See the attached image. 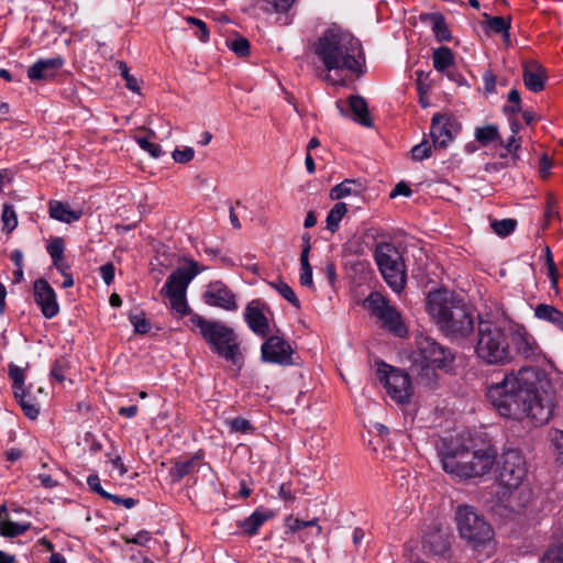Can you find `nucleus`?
<instances>
[{
  "label": "nucleus",
  "instance_id": "f257e3e1",
  "mask_svg": "<svg viewBox=\"0 0 563 563\" xmlns=\"http://www.w3.org/2000/svg\"><path fill=\"white\" fill-rule=\"evenodd\" d=\"M486 398L498 415L507 419H529L541 426L553 415L554 404L543 387V375L531 366L505 374L500 382L487 387Z\"/></svg>",
  "mask_w": 563,
  "mask_h": 563
},
{
  "label": "nucleus",
  "instance_id": "f03ea898",
  "mask_svg": "<svg viewBox=\"0 0 563 563\" xmlns=\"http://www.w3.org/2000/svg\"><path fill=\"white\" fill-rule=\"evenodd\" d=\"M313 54L323 65V80L334 86H345V74L362 73L364 63L361 42L349 30L333 23L316 40Z\"/></svg>",
  "mask_w": 563,
  "mask_h": 563
},
{
  "label": "nucleus",
  "instance_id": "7ed1b4c3",
  "mask_svg": "<svg viewBox=\"0 0 563 563\" xmlns=\"http://www.w3.org/2000/svg\"><path fill=\"white\" fill-rule=\"evenodd\" d=\"M427 310L440 331L451 340L468 336L474 331V316L462 298L446 289L431 291Z\"/></svg>",
  "mask_w": 563,
  "mask_h": 563
},
{
  "label": "nucleus",
  "instance_id": "20e7f679",
  "mask_svg": "<svg viewBox=\"0 0 563 563\" xmlns=\"http://www.w3.org/2000/svg\"><path fill=\"white\" fill-rule=\"evenodd\" d=\"M495 460L496 451L492 446L472 451L463 444H456L446 446L441 452L443 470L463 479L481 477L489 473Z\"/></svg>",
  "mask_w": 563,
  "mask_h": 563
},
{
  "label": "nucleus",
  "instance_id": "39448f33",
  "mask_svg": "<svg viewBox=\"0 0 563 563\" xmlns=\"http://www.w3.org/2000/svg\"><path fill=\"white\" fill-rule=\"evenodd\" d=\"M475 352L478 358L489 365H507L515 358L509 335L492 321H479Z\"/></svg>",
  "mask_w": 563,
  "mask_h": 563
},
{
  "label": "nucleus",
  "instance_id": "423d86ee",
  "mask_svg": "<svg viewBox=\"0 0 563 563\" xmlns=\"http://www.w3.org/2000/svg\"><path fill=\"white\" fill-rule=\"evenodd\" d=\"M191 323L199 329L200 334L210 349L219 356L236 364L242 358L240 342L233 329L219 321L207 320L194 314Z\"/></svg>",
  "mask_w": 563,
  "mask_h": 563
},
{
  "label": "nucleus",
  "instance_id": "0eeeda50",
  "mask_svg": "<svg viewBox=\"0 0 563 563\" xmlns=\"http://www.w3.org/2000/svg\"><path fill=\"white\" fill-rule=\"evenodd\" d=\"M456 523L461 538L473 549H485L494 541L492 526L470 506H459Z\"/></svg>",
  "mask_w": 563,
  "mask_h": 563
},
{
  "label": "nucleus",
  "instance_id": "6e6552de",
  "mask_svg": "<svg viewBox=\"0 0 563 563\" xmlns=\"http://www.w3.org/2000/svg\"><path fill=\"white\" fill-rule=\"evenodd\" d=\"M454 361L453 353L439 344L434 339L418 334L416 336V351L412 354L413 367H420V375H428V371L448 369Z\"/></svg>",
  "mask_w": 563,
  "mask_h": 563
},
{
  "label": "nucleus",
  "instance_id": "1a4fd4ad",
  "mask_svg": "<svg viewBox=\"0 0 563 563\" xmlns=\"http://www.w3.org/2000/svg\"><path fill=\"white\" fill-rule=\"evenodd\" d=\"M375 261L387 285L396 292L402 291L407 276L398 249L390 243L378 244L375 250Z\"/></svg>",
  "mask_w": 563,
  "mask_h": 563
},
{
  "label": "nucleus",
  "instance_id": "9d476101",
  "mask_svg": "<svg viewBox=\"0 0 563 563\" xmlns=\"http://www.w3.org/2000/svg\"><path fill=\"white\" fill-rule=\"evenodd\" d=\"M496 479L507 490L518 488L527 475L526 461L520 451L516 449L505 450L495 460Z\"/></svg>",
  "mask_w": 563,
  "mask_h": 563
},
{
  "label": "nucleus",
  "instance_id": "9b49d317",
  "mask_svg": "<svg viewBox=\"0 0 563 563\" xmlns=\"http://www.w3.org/2000/svg\"><path fill=\"white\" fill-rule=\"evenodd\" d=\"M364 305L369 313L377 319L382 328L399 338L407 334V328L402 323L400 312L382 294L371 292Z\"/></svg>",
  "mask_w": 563,
  "mask_h": 563
},
{
  "label": "nucleus",
  "instance_id": "f8f14e48",
  "mask_svg": "<svg viewBox=\"0 0 563 563\" xmlns=\"http://www.w3.org/2000/svg\"><path fill=\"white\" fill-rule=\"evenodd\" d=\"M377 376L387 394L399 404L410 401L412 395L409 375L385 362L377 363Z\"/></svg>",
  "mask_w": 563,
  "mask_h": 563
},
{
  "label": "nucleus",
  "instance_id": "ddd939ff",
  "mask_svg": "<svg viewBox=\"0 0 563 563\" xmlns=\"http://www.w3.org/2000/svg\"><path fill=\"white\" fill-rule=\"evenodd\" d=\"M461 123L451 114L435 113L431 120L430 135L433 146L445 148L456 137Z\"/></svg>",
  "mask_w": 563,
  "mask_h": 563
},
{
  "label": "nucleus",
  "instance_id": "4468645a",
  "mask_svg": "<svg viewBox=\"0 0 563 563\" xmlns=\"http://www.w3.org/2000/svg\"><path fill=\"white\" fill-rule=\"evenodd\" d=\"M262 360L266 363L288 366L294 364V349L283 336L271 335L261 347Z\"/></svg>",
  "mask_w": 563,
  "mask_h": 563
},
{
  "label": "nucleus",
  "instance_id": "2eb2a0df",
  "mask_svg": "<svg viewBox=\"0 0 563 563\" xmlns=\"http://www.w3.org/2000/svg\"><path fill=\"white\" fill-rule=\"evenodd\" d=\"M186 263L189 265L176 269L167 278L161 290L165 296L186 295L190 282L199 274L196 261L186 258Z\"/></svg>",
  "mask_w": 563,
  "mask_h": 563
},
{
  "label": "nucleus",
  "instance_id": "dca6fc26",
  "mask_svg": "<svg viewBox=\"0 0 563 563\" xmlns=\"http://www.w3.org/2000/svg\"><path fill=\"white\" fill-rule=\"evenodd\" d=\"M205 302L208 306L217 307L227 311H235L238 302L235 295L222 282H211L203 294Z\"/></svg>",
  "mask_w": 563,
  "mask_h": 563
},
{
  "label": "nucleus",
  "instance_id": "f3484780",
  "mask_svg": "<svg viewBox=\"0 0 563 563\" xmlns=\"http://www.w3.org/2000/svg\"><path fill=\"white\" fill-rule=\"evenodd\" d=\"M34 300L41 308V312L46 319H52L59 312V306L55 290L44 278H38L33 283Z\"/></svg>",
  "mask_w": 563,
  "mask_h": 563
},
{
  "label": "nucleus",
  "instance_id": "a211bd4d",
  "mask_svg": "<svg viewBox=\"0 0 563 563\" xmlns=\"http://www.w3.org/2000/svg\"><path fill=\"white\" fill-rule=\"evenodd\" d=\"M509 340L515 352L526 360H536L541 354L537 340L522 325H517L511 330Z\"/></svg>",
  "mask_w": 563,
  "mask_h": 563
},
{
  "label": "nucleus",
  "instance_id": "6ab92c4d",
  "mask_svg": "<svg viewBox=\"0 0 563 563\" xmlns=\"http://www.w3.org/2000/svg\"><path fill=\"white\" fill-rule=\"evenodd\" d=\"M63 66L64 59L60 56L42 58L27 68V77L32 81L51 80Z\"/></svg>",
  "mask_w": 563,
  "mask_h": 563
},
{
  "label": "nucleus",
  "instance_id": "aec40b11",
  "mask_svg": "<svg viewBox=\"0 0 563 563\" xmlns=\"http://www.w3.org/2000/svg\"><path fill=\"white\" fill-rule=\"evenodd\" d=\"M244 319L249 328L256 334L265 336L268 332V321L263 312L258 301H252L247 305Z\"/></svg>",
  "mask_w": 563,
  "mask_h": 563
},
{
  "label": "nucleus",
  "instance_id": "412c9836",
  "mask_svg": "<svg viewBox=\"0 0 563 563\" xmlns=\"http://www.w3.org/2000/svg\"><path fill=\"white\" fill-rule=\"evenodd\" d=\"M545 70L537 62H526L523 65L522 79L525 86L533 92L543 90L545 84Z\"/></svg>",
  "mask_w": 563,
  "mask_h": 563
},
{
  "label": "nucleus",
  "instance_id": "4be33fe9",
  "mask_svg": "<svg viewBox=\"0 0 563 563\" xmlns=\"http://www.w3.org/2000/svg\"><path fill=\"white\" fill-rule=\"evenodd\" d=\"M273 517V512L263 508L255 509L247 518L239 521L238 526L247 536H255L260 528Z\"/></svg>",
  "mask_w": 563,
  "mask_h": 563
},
{
  "label": "nucleus",
  "instance_id": "5701e85b",
  "mask_svg": "<svg viewBox=\"0 0 563 563\" xmlns=\"http://www.w3.org/2000/svg\"><path fill=\"white\" fill-rule=\"evenodd\" d=\"M49 216L57 221L73 223L81 218L82 211L79 209H71L67 203H63L60 201H51Z\"/></svg>",
  "mask_w": 563,
  "mask_h": 563
},
{
  "label": "nucleus",
  "instance_id": "b1692460",
  "mask_svg": "<svg viewBox=\"0 0 563 563\" xmlns=\"http://www.w3.org/2000/svg\"><path fill=\"white\" fill-rule=\"evenodd\" d=\"M534 317L551 323L563 332V312L552 305L539 303L534 308Z\"/></svg>",
  "mask_w": 563,
  "mask_h": 563
},
{
  "label": "nucleus",
  "instance_id": "393cba45",
  "mask_svg": "<svg viewBox=\"0 0 563 563\" xmlns=\"http://www.w3.org/2000/svg\"><path fill=\"white\" fill-rule=\"evenodd\" d=\"M349 106L353 113V119L364 126H372V120L368 113L367 102L363 97L351 96Z\"/></svg>",
  "mask_w": 563,
  "mask_h": 563
},
{
  "label": "nucleus",
  "instance_id": "a878e982",
  "mask_svg": "<svg viewBox=\"0 0 563 563\" xmlns=\"http://www.w3.org/2000/svg\"><path fill=\"white\" fill-rule=\"evenodd\" d=\"M13 395L18 404L22 408L24 415L32 420L36 419L40 413V408L37 404L34 401V398L31 395L30 390L27 388H24L22 389V393H18V390L13 391Z\"/></svg>",
  "mask_w": 563,
  "mask_h": 563
},
{
  "label": "nucleus",
  "instance_id": "bb28decb",
  "mask_svg": "<svg viewBox=\"0 0 563 563\" xmlns=\"http://www.w3.org/2000/svg\"><path fill=\"white\" fill-rule=\"evenodd\" d=\"M361 192V185L353 179H344L330 190L332 200H340L349 196H357Z\"/></svg>",
  "mask_w": 563,
  "mask_h": 563
},
{
  "label": "nucleus",
  "instance_id": "cd10ccee",
  "mask_svg": "<svg viewBox=\"0 0 563 563\" xmlns=\"http://www.w3.org/2000/svg\"><path fill=\"white\" fill-rule=\"evenodd\" d=\"M432 60L438 71H444L453 65L454 56L449 47L441 46L433 52Z\"/></svg>",
  "mask_w": 563,
  "mask_h": 563
},
{
  "label": "nucleus",
  "instance_id": "c85d7f7f",
  "mask_svg": "<svg viewBox=\"0 0 563 563\" xmlns=\"http://www.w3.org/2000/svg\"><path fill=\"white\" fill-rule=\"evenodd\" d=\"M31 527L30 522H13L11 520H0V536L13 538L23 534Z\"/></svg>",
  "mask_w": 563,
  "mask_h": 563
},
{
  "label": "nucleus",
  "instance_id": "c756f323",
  "mask_svg": "<svg viewBox=\"0 0 563 563\" xmlns=\"http://www.w3.org/2000/svg\"><path fill=\"white\" fill-rule=\"evenodd\" d=\"M346 212V205L344 202H336L327 216V229L332 233L336 232Z\"/></svg>",
  "mask_w": 563,
  "mask_h": 563
},
{
  "label": "nucleus",
  "instance_id": "7c9ffc66",
  "mask_svg": "<svg viewBox=\"0 0 563 563\" xmlns=\"http://www.w3.org/2000/svg\"><path fill=\"white\" fill-rule=\"evenodd\" d=\"M484 16L487 19L486 27L488 31L494 33L503 34L504 37H509V30L511 25L510 19H506L504 16H493L490 18L487 13H484Z\"/></svg>",
  "mask_w": 563,
  "mask_h": 563
},
{
  "label": "nucleus",
  "instance_id": "2f4dec72",
  "mask_svg": "<svg viewBox=\"0 0 563 563\" xmlns=\"http://www.w3.org/2000/svg\"><path fill=\"white\" fill-rule=\"evenodd\" d=\"M153 137H155V133L153 131H148V136H136L135 142L152 157L158 158L163 155V150L159 144L152 142Z\"/></svg>",
  "mask_w": 563,
  "mask_h": 563
},
{
  "label": "nucleus",
  "instance_id": "473e14b6",
  "mask_svg": "<svg viewBox=\"0 0 563 563\" xmlns=\"http://www.w3.org/2000/svg\"><path fill=\"white\" fill-rule=\"evenodd\" d=\"M197 462H198L197 457H191L186 461H178L175 463V465L170 470V474L173 475L174 478L179 481L183 477H185L186 475L196 471Z\"/></svg>",
  "mask_w": 563,
  "mask_h": 563
},
{
  "label": "nucleus",
  "instance_id": "72a5a7b5",
  "mask_svg": "<svg viewBox=\"0 0 563 563\" xmlns=\"http://www.w3.org/2000/svg\"><path fill=\"white\" fill-rule=\"evenodd\" d=\"M300 284L305 287H313L312 267L307 256V249L301 251L300 254Z\"/></svg>",
  "mask_w": 563,
  "mask_h": 563
},
{
  "label": "nucleus",
  "instance_id": "f704fd0d",
  "mask_svg": "<svg viewBox=\"0 0 563 563\" xmlns=\"http://www.w3.org/2000/svg\"><path fill=\"white\" fill-rule=\"evenodd\" d=\"M269 285L294 307H296V308L300 307V302H299L295 291L287 283H285L283 280H278V282H271Z\"/></svg>",
  "mask_w": 563,
  "mask_h": 563
},
{
  "label": "nucleus",
  "instance_id": "c9c22d12",
  "mask_svg": "<svg viewBox=\"0 0 563 563\" xmlns=\"http://www.w3.org/2000/svg\"><path fill=\"white\" fill-rule=\"evenodd\" d=\"M1 222L2 230L8 233H11L18 227V217L12 205H3Z\"/></svg>",
  "mask_w": 563,
  "mask_h": 563
},
{
  "label": "nucleus",
  "instance_id": "e433bc0d",
  "mask_svg": "<svg viewBox=\"0 0 563 563\" xmlns=\"http://www.w3.org/2000/svg\"><path fill=\"white\" fill-rule=\"evenodd\" d=\"M541 563H563V542L551 544L542 554Z\"/></svg>",
  "mask_w": 563,
  "mask_h": 563
},
{
  "label": "nucleus",
  "instance_id": "4c0bfd02",
  "mask_svg": "<svg viewBox=\"0 0 563 563\" xmlns=\"http://www.w3.org/2000/svg\"><path fill=\"white\" fill-rule=\"evenodd\" d=\"M499 136L498 129L495 125H485L475 130V139L482 145H487L496 141Z\"/></svg>",
  "mask_w": 563,
  "mask_h": 563
},
{
  "label": "nucleus",
  "instance_id": "58836bf2",
  "mask_svg": "<svg viewBox=\"0 0 563 563\" xmlns=\"http://www.w3.org/2000/svg\"><path fill=\"white\" fill-rule=\"evenodd\" d=\"M225 423L230 428V431L234 433L249 434L255 431L253 424L247 419L242 417L229 419L225 421Z\"/></svg>",
  "mask_w": 563,
  "mask_h": 563
},
{
  "label": "nucleus",
  "instance_id": "ea45409f",
  "mask_svg": "<svg viewBox=\"0 0 563 563\" xmlns=\"http://www.w3.org/2000/svg\"><path fill=\"white\" fill-rule=\"evenodd\" d=\"M185 21L188 24L195 26L196 30L194 34L200 42L207 43L209 41L210 32L207 24L202 20L194 16H186Z\"/></svg>",
  "mask_w": 563,
  "mask_h": 563
},
{
  "label": "nucleus",
  "instance_id": "a19ab883",
  "mask_svg": "<svg viewBox=\"0 0 563 563\" xmlns=\"http://www.w3.org/2000/svg\"><path fill=\"white\" fill-rule=\"evenodd\" d=\"M9 377L12 380L13 391L22 393V389L26 388L24 371L18 365L11 364L9 366Z\"/></svg>",
  "mask_w": 563,
  "mask_h": 563
},
{
  "label": "nucleus",
  "instance_id": "79ce46f5",
  "mask_svg": "<svg viewBox=\"0 0 563 563\" xmlns=\"http://www.w3.org/2000/svg\"><path fill=\"white\" fill-rule=\"evenodd\" d=\"M169 300L170 309L174 310L180 317L189 313V306L186 299V295L166 296Z\"/></svg>",
  "mask_w": 563,
  "mask_h": 563
},
{
  "label": "nucleus",
  "instance_id": "37998d69",
  "mask_svg": "<svg viewBox=\"0 0 563 563\" xmlns=\"http://www.w3.org/2000/svg\"><path fill=\"white\" fill-rule=\"evenodd\" d=\"M492 229L499 236H507L516 229V221L512 219L495 220L492 222Z\"/></svg>",
  "mask_w": 563,
  "mask_h": 563
},
{
  "label": "nucleus",
  "instance_id": "c03bdc74",
  "mask_svg": "<svg viewBox=\"0 0 563 563\" xmlns=\"http://www.w3.org/2000/svg\"><path fill=\"white\" fill-rule=\"evenodd\" d=\"M432 30L439 41H449L451 38V33L442 15H435L433 18Z\"/></svg>",
  "mask_w": 563,
  "mask_h": 563
},
{
  "label": "nucleus",
  "instance_id": "a18cd8bd",
  "mask_svg": "<svg viewBox=\"0 0 563 563\" xmlns=\"http://www.w3.org/2000/svg\"><path fill=\"white\" fill-rule=\"evenodd\" d=\"M297 0H264L265 11L275 13L287 12Z\"/></svg>",
  "mask_w": 563,
  "mask_h": 563
},
{
  "label": "nucleus",
  "instance_id": "49530a36",
  "mask_svg": "<svg viewBox=\"0 0 563 563\" xmlns=\"http://www.w3.org/2000/svg\"><path fill=\"white\" fill-rule=\"evenodd\" d=\"M288 527L292 532L299 531L307 527H314L316 536H320L322 533V527L318 525L317 518H313V519L307 520V521L298 519V518L289 519Z\"/></svg>",
  "mask_w": 563,
  "mask_h": 563
},
{
  "label": "nucleus",
  "instance_id": "de8ad7c7",
  "mask_svg": "<svg viewBox=\"0 0 563 563\" xmlns=\"http://www.w3.org/2000/svg\"><path fill=\"white\" fill-rule=\"evenodd\" d=\"M117 65L121 76L125 80L126 88L131 91L137 92L140 90L137 79L130 74L128 65L124 62H118Z\"/></svg>",
  "mask_w": 563,
  "mask_h": 563
},
{
  "label": "nucleus",
  "instance_id": "09e8293b",
  "mask_svg": "<svg viewBox=\"0 0 563 563\" xmlns=\"http://www.w3.org/2000/svg\"><path fill=\"white\" fill-rule=\"evenodd\" d=\"M432 146L428 141L423 140L420 144H417L411 150V158L417 162H421L431 156Z\"/></svg>",
  "mask_w": 563,
  "mask_h": 563
},
{
  "label": "nucleus",
  "instance_id": "8fccbe9b",
  "mask_svg": "<svg viewBox=\"0 0 563 563\" xmlns=\"http://www.w3.org/2000/svg\"><path fill=\"white\" fill-rule=\"evenodd\" d=\"M130 322L134 327V331L140 334H146L151 330V324L146 320L144 313L130 316Z\"/></svg>",
  "mask_w": 563,
  "mask_h": 563
},
{
  "label": "nucleus",
  "instance_id": "3c124183",
  "mask_svg": "<svg viewBox=\"0 0 563 563\" xmlns=\"http://www.w3.org/2000/svg\"><path fill=\"white\" fill-rule=\"evenodd\" d=\"M195 156L192 147L185 146L183 148H175L172 153L173 159L178 164L189 163Z\"/></svg>",
  "mask_w": 563,
  "mask_h": 563
},
{
  "label": "nucleus",
  "instance_id": "603ef678",
  "mask_svg": "<svg viewBox=\"0 0 563 563\" xmlns=\"http://www.w3.org/2000/svg\"><path fill=\"white\" fill-rule=\"evenodd\" d=\"M67 367L68 362L66 360H56L51 368L52 378L57 380L58 383H63L65 380V372Z\"/></svg>",
  "mask_w": 563,
  "mask_h": 563
},
{
  "label": "nucleus",
  "instance_id": "864d4df0",
  "mask_svg": "<svg viewBox=\"0 0 563 563\" xmlns=\"http://www.w3.org/2000/svg\"><path fill=\"white\" fill-rule=\"evenodd\" d=\"M229 47L239 56H246L250 53V43L244 37L232 40Z\"/></svg>",
  "mask_w": 563,
  "mask_h": 563
},
{
  "label": "nucleus",
  "instance_id": "5fc2aeb1",
  "mask_svg": "<svg viewBox=\"0 0 563 563\" xmlns=\"http://www.w3.org/2000/svg\"><path fill=\"white\" fill-rule=\"evenodd\" d=\"M47 252L51 255L53 262L62 261L64 253V243L62 239H56L47 246Z\"/></svg>",
  "mask_w": 563,
  "mask_h": 563
},
{
  "label": "nucleus",
  "instance_id": "6e6d98bb",
  "mask_svg": "<svg viewBox=\"0 0 563 563\" xmlns=\"http://www.w3.org/2000/svg\"><path fill=\"white\" fill-rule=\"evenodd\" d=\"M517 125L516 124H512V134L510 137H508L506 144H505V147L507 150V152L509 154H511L514 157L517 156V152L518 150L520 148V142H519V139H517L516 134H517Z\"/></svg>",
  "mask_w": 563,
  "mask_h": 563
},
{
  "label": "nucleus",
  "instance_id": "4d7b16f0",
  "mask_svg": "<svg viewBox=\"0 0 563 563\" xmlns=\"http://www.w3.org/2000/svg\"><path fill=\"white\" fill-rule=\"evenodd\" d=\"M115 268L112 263H106L99 268V275L106 285H111L114 279Z\"/></svg>",
  "mask_w": 563,
  "mask_h": 563
},
{
  "label": "nucleus",
  "instance_id": "13d9d810",
  "mask_svg": "<svg viewBox=\"0 0 563 563\" xmlns=\"http://www.w3.org/2000/svg\"><path fill=\"white\" fill-rule=\"evenodd\" d=\"M548 276L551 279L552 287L558 290V269L553 262L550 250L547 249Z\"/></svg>",
  "mask_w": 563,
  "mask_h": 563
},
{
  "label": "nucleus",
  "instance_id": "bf43d9fd",
  "mask_svg": "<svg viewBox=\"0 0 563 563\" xmlns=\"http://www.w3.org/2000/svg\"><path fill=\"white\" fill-rule=\"evenodd\" d=\"M87 484L89 486V488L100 495L101 497H106L107 493L102 486H101V481L99 478V476L97 474H90L88 477H87Z\"/></svg>",
  "mask_w": 563,
  "mask_h": 563
},
{
  "label": "nucleus",
  "instance_id": "052dcab7",
  "mask_svg": "<svg viewBox=\"0 0 563 563\" xmlns=\"http://www.w3.org/2000/svg\"><path fill=\"white\" fill-rule=\"evenodd\" d=\"M150 540L151 533L147 530H141L131 538H124L125 543H133L137 545H145Z\"/></svg>",
  "mask_w": 563,
  "mask_h": 563
},
{
  "label": "nucleus",
  "instance_id": "680f3d73",
  "mask_svg": "<svg viewBox=\"0 0 563 563\" xmlns=\"http://www.w3.org/2000/svg\"><path fill=\"white\" fill-rule=\"evenodd\" d=\"M106 499L108 500H111L112 503L117 504V505H122L124 506L126 509H131L133 508L135 505H136V500L133 499V498H122L118 495H113V494H110V493H107Z\"/></svg>",
  "mask_w": 563,
  "mask_h": 563
},
{
  "label": "nucleus",
  "instance_id": "e2e57ef3",
  "mask_svg": "<svg viewBox=\"0 0 563 563\" xmlns=\"http://www.w3.org/2000/svg\"><path fill=\"white\" fill-rule=\"evenodd\" d=\"M553 443L556 451V460L563 466V431H556L553 439Z\"/></svg>",
  "mask_w": 563,
  "mask_h": 563
},
{
  "label": "nucleus",
  "instance_id": "0e129e2a",
  "mask_svg": "<svg viewBox=\"0 0 563 563\" xmlns=\"http://www.w3.org/2000/svg\"><path fill=\"white\" fill-rule=\"evenodd\" d=\"M278 496L286 503H291L296 498L291 490L290 484L288 483H284L280 485Z\"/></svg>",
  "mask_w": 563,
  "mask_h": 563
},
{
  "label": "nucleus",
  "instance_id": "69168bd1",
  "mask_svg": "<svg viewBox=\"0 0 563 563\" xmlns=\"http://www.w3.org/2000/svg\"><path fill=\"white\" fill-rule=\"evenodd\" d=\"M559 214L558 208H556V201L554 198L549 197L547 200V208L544 211V216L548 221H551L552 219L556 218Z\"/></svg>",
  "mask_w": 563,
  "mask_h": 563
},
{
  "label": "nucleus",
  "instance_id": "338daca9",
  "mask_svg": "<svg viewBox=\"0 0 563 563\" xmlns=\"http://www.w3.org/2000/svg\"><path fill=\"white\" fill-rule=\"evenodd\" d=\"M411 189L404 183H399L395 186V188L390 192V198H395L397 196L409 197L411 195Z\"/></svg>",
  "mask_w": 563,
  "mask_h": 563
},
{
  "label": "nucleus",
  "instance_id": "774afa93",
  "mask_svg": "<svg viewBox=\"0 0 563 563\" xmlns=\"http://www.w3.org/2000/svg\"><path fill=\"white\" fill-rule=\"evenodd\" d=\"M483 80H484V85H485V90L487 92L495 91L496 78H495V76L490 71H486L483 75Z\"/></svg>",
  "mask_w": 563,
  "mask_h": 563
}]
</instances>
